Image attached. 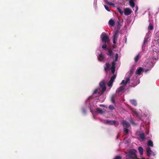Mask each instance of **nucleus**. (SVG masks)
Wrapping results in <instances>:
<instances>
[{
  "mask_svg": "<svg viewBox=\"0 0 159 159\" xmlns=\"http://www.w3.org/2000/svg\"><path fill=\"white\" fill-rule=\"evenodd\" d=\"M148 145L151 147H153V142L151 140H149L148 141Z\"/></svg>",
  "mask_w": 159,
  "mask_h": 159,
  "instance_id": "22",
  "label": "nucleus"
},
{
  "mask_svg": "<svg viewBox=\"0 0 159 159\" xmlns=\"http://www.w3.org/2000/svg\"><path fill=\"white\" fill-rule=\"evenodd\" d=\"M116 96L115 95H112L111 98V101L112 103L113 104L115 103V98Z\"/></svg>",
  "mask_w": 159,
  "mask_h": 159,
  "instance_id": "24",
  "label": "nucleus"
},
{
  "mask_svg": "<svg viewBox=\"0 0 159 159\" xmlns=\"http://www.w3.org/2000/svg\"><path fill=\"white\" fill-rule=\"evenodd\" d=\"M129 3L130 7L132 8H134L135 6V4L134 1L135 0H129Z\"/></svg>",
  "mask_w": 159,
  "mask_h": 159,
  "instance_id": "13",
  "label": "nucleus"
},
{
  "mask_svg": "<svg viewBox=\"0 0 159 159\" xmlns=\"http://www.w3.org/2000/svg\"><path fill=\"white\" fill-rule=\"evenodd\" d=\"M137 151L134 149H130L128 152L126 156L131 158V159H140L137 158L136 155ZM141 159H145L144 158H142Z\"/></svg>",
  "mask_w": 159,
  "mask_h": 159,
  "instance_id": "4",
  "label": "nucleus"
},
{
  "mask_svg": "<svg viewBox=\"0 0 159 159\" xmlns=\"http://www.w3.org/2000/svg\"><path fill=\"white\" fill-rule=\"evenodd\" d=\"M105 110H102L100 108H97L96 109V112L100 114H102L104 112Z\"/></svg>",
  "mask_w": 159,
  "mask_h": 159,
  "instance_id": "15",
  "label": "nucleus"
},
{
  "mask_svg": "<svg viewBox=\"0 0 159 159\" xmlns=\"http://www.w3.org/2000/svg\"><path fill=\"white\" fill-rule=\"evenodd\" d=\"M125 88V86H121L117 89V92L118 93L121 92L122 91V90L124 89Z\"/></svg>",
  "mask_w": 159,
  "mask_h": 159,
  "instance_id": "17",
  "label": "nucleus"
},
{
  "mask_svg": "<svg viewBox=\"0 0 159 159\" xmlns=\"http://www.w3.org/2000/svg\"><path fill=\"white\" fill-rule=\"evenodd\" d=\"M153 25L152 24L150 25L148 27V29L150 30H152L153 29Z\"/></svg>",
  "mask_w": 159,
  "mask_h": 159,
  "instance_id": "30",
  "label": "nucleus"
},
{
  "mask_svg": "<svg viewBox=\"0 0 159 159\" xmlns=\"http://www.w3.org/2000/svg\"><path fill=\"white\" fill-rule=\"evenodd\" d=\"M129 127L124 128V131L126 134H128L129 133Z\"/></svg>",
  "mask_w": 159,
  "mask_h": 159,
  "instance_id": "23",
  "label": "nucleus"
},
{
  "mask_svg": "<svg viewBox=\"0 0 159 159\" xmlns=\"http://www.w3.org/2000/svg\"><path fill=\"white\" fill-rule=\"evenodd\" d=\"M122 157H121L120 156H116L115 158H114V159H121Z\"/></svg>",
  "mask_w": 159,
  "mask_h": 159,
  "instance_id": "31",
  "label": "nucleus"
},
{
  "mask_svg": "<svg viewBox=\"0 0 159 159\" xmlns=\"http://www.w3.org/2000/svg\"><path fill=\"white\" fill-rule=\"evenodd\" d=\"M138 149L140 155H142L143 152V148L142 147H139Z\"/></svg>",
  "mask_w": 159,
  "mask_h": 159,
  "instance_id": "18",
  "label": "nucleus"
},
{
  "mask_svg": "<svg viewBox=\"0 0 159 159\" xmlns=\"http://www.w3.org/2000/svg\"><path fill=\"white\" fill-rule=\"evenodd\" d=\"M116 121L115 120H110V125H116Z\"/></svg>",
  "mask_w": 159,
  "mask_h": 159,
  "instance_id": "27",
  "label": "nucleus"
},
{
  "mask_svg": "<svg viewBox=\"0 0 159 159\" xmlns=\"http://www.w3.org/2000/svg\"><path fill=\"white\" fill-rule=\"evenodd\" d=\"M101 38L102 43H106L108 40L109 37L106 33H102L101 35Z\"/></svg>",
  "mask_w": 159,
  "mask_h": 159,
  "instance_id": "5",
  "label": "nucleus"
},
{
  "mask_svg": "<svg viewBox=\"0 0 159 159\" xmlns=\"http://www.w3.org/2000/svg\"><path fill=\"white\" fill-rule=\"evenodd\" d=\"M112 3L110 2V5H112Z\"/></svg>",
  "mask_w": 159,
  "mask_h": 159,
  "instance_id": "40",
  "label": "nucleus"
},
{
  "mask_svg": "<svg viewBox=\"0 0 159 159\" xmlns=\"http://www.w3.org/2000/svg\"><path fill=\"white\" fill-rule=\"evenodd\" d=\"M146 151L147 155L148 156H150L152 152L150 148L149 147L146 148Z\"/></svg>",
  "mask_w": 159,
  "mask_h": 159,
  "instance_id": "14",
  "label": "nucleus"
},
{
  "mask_svg": "<svg viewBox=\"0 0 159 159\" xmlns=\"http://www.w3.org/2000/svg\"><path fill=\"white\" fill-rule=\"evenodd\" d=\"M130 102L134 106H136L137 105V103L136 101L135 100L133 99L130 100Z\"/></svg>",
  "mask_w": 159,
  "mask_h": 159,
  "instance_id": "20",
  "label": "nucleus"
},
{
  "mask_svg": "<svg viewBox=\"0 0 159 159\" xmlns=\"http://www.w3.org/2000/svg\"><path fill=\"white\" fill-rule=\"evenodd\" d=\"M143 70V69L141 67H138L135 73L136 74L140 75L141 74V72Z\"/></svg>",
  "mask_w": 159,
  "mask_h": 159,
  "instance_id": "11",
  "label": "nucleus"
},
{
  "mask_svg": "<svg viewBox=\"0 0 159 159\" xmlns=\"http://www.w3.org/2000/svg\"><path fill=\"white\" fill-rule=\"evenodd\" d=\"M100 120L101 121L102 123L106 124H109V120H102V119H100Z\"/></svg>",
  "mask_w": 159,
  "mask_h": 159,
  "instance_id": "19",
  "label": "nucleus"
},
{
  "mask_svg": "<svg viewBox=\"0 0 159 159\" xmlns=\"http://www.w3.org/2000/svg\"><path fill=\"white\" fill-rule=\"evenodd\" d=\"M100 89L96 88L94 90L92 95L93 97H99L106 90V88L105 82L102 80L99 83Z\"/></svg>",
  "mask_w": 159,
  "mask_h": 159,
  "instance_id": "2",
  "label": "nucleus"
},
{
  "mask_svg": "<svg viewBox=\"0 0 159 159\" xmlns=\"http://www.w3.org/2000/svg\"><path fill=\"white\" fill-rule=\"evenodd\" d=\"M133 115H136V116H137L138 115V113L136 111H133Z\"/></svg>",
  "mask_w": 159,
  "mask_h": 159,
  "instance_id": "33",
  "label": "nucleus"
},
{
  "mask_svg": "<svg viewBox=\"0 0 159 159\" xmlns=\"http://www.w3.org/2000/svg\"><path fill=\"white\" fill-rule=\"evenodd\" d=\"M139 137L143 140L145 139V135L144 133H140L139 135Z\"/></svg>",
  "mask_w": 159,
  "mask_h": 159,
  "instance_id": "16",
  "label": "nucleus"
},
{
  "mask_svg": "<svg viewBox=\"0 0 159 159\" xmlns=\"http://www.w3.org/2000/svg\"><path fill=\"white\" fill-rule=\"evenodd\" d=\"M116 24L117 27V30L115 31L114 34L112 37L113 38V43L114 44L116 43V41L118 38L117 35L119 34V31L120 30V27L121 26V22L119 19L117 21Z\"/></svg>",
  "mask_w": 159,
  "mask_h": 159,
  "instance_id": "3",
  "label": "nucleus"
},
{
  "mask_svg": "<svg viewBox=\"0 0 159 159\" xmlns=\"http://www.w3.org/2000/svg\"><path fill=\"white\" fill-rule=\"evenodd\" d=\"M109 22H110V21H109V22H108V23H109Z\"/></svg>",
  "mask_w": 159,
  "mask_h": 159,
  "instance_id": "42",
  "label": "nucleus"
},
{
  "mask_svg": "<svg viewBox=\"0 0 159 159\" xmlns=\"http://www.w3.org/2000/svg\"><path fill=\"white\" fill-rule=\"evenodd\" d=\"M140 57L139 56V55H138L135 58L134 60L135 62H137L138 60L140 58Z\"/></svg>",
  "mask_w": 159,
  "mask_h": 159,
  "instance_id": "26",
  "label": "nucleus"
},
{
  "mask_svg": "<svg viewBox=\"0 0 159 159\" xmlns=\"http://www.w3.org/2000/svg\"><path fill=\"white\" fill-rule=\"evenodd\" d=\"M130 81V78L129 77H128L126 79V81H125V86L126 85L127 83H128Z\"/></svg>",
  "mask_w": 159,
  "mask_h": 159,
  "instance_id": "29",
  "label": "nucleus"
},
{
  "mask_svg": "<svg viewBox=\"0 0 159 159\" xmlns=\"http://www.w3.org/2000/svg\"><path fill=\"white\" fill-rule=\"evenodd\" d=\"M132 11L129 8H125L124 9V13L125 15L127 16L130 14Z\"/></svg>",
  "mask_w": 159,
  "mask_h": 159,
  "instance_id": "7",
  "label": "nucleus"
},
{
  "mask_svg": "<svg viewBox=\"0 0 159 159\" xmlns=\"http://www.w3.org/2000/svg\"><path fill=\"white\" fill-rule=\"evenodd\" d=\"M106 43H104L102 45V48L105 50H107L108 52L107 53V54L108 55H109V49L108 48H107V45Z\"/></svg>",
  "mask_w": 159,
  "mask_h": 159,
  "instance_id": "12",
  "label": "nucleus"
},
{
  "mask_svg": "<svg viewBox=\"0 0 159 159\" xmlns=\"http://www.w3.org/2000/svg\"><path fill=\"white\" fill-rule=\"evenodd\" d=\"M100 107H103L104 106V105H100Z\"/></svg>",
  "mask_w": 159,
  "mask_h": 159,
  "instance_id": "39",
  "label": "nucleus"
},
{
  "mask_svg": "<svg viewBox=\"0 0 159 159\" xmlns=\"http://www.w3.org/2000/svg\"><path fill=\"white\" fill-rule=\"evenodd\" d=\"M136 9L135 10V12L137 11H138V6H136Z\"/></svg>",
  "mask_w": 159,
  "mask_h": 159,
  "instance_id": "36",
  "label": "nucleus"
},
{
  "mask_svg": "<svg viewBox=\"0 0 159 159\" xmlns=\"http://www.w3.org/2000/svg\"><path fill=\"white\" fill-rule=\"evenodd\" d=\"M104 2L105 5L104 6L105 8L108 11H109V8L108 6L109 5V2L108 1V0H104Z\"/></svg>",
  "mask_w": 159,
  "mask_h": 159,
  "instance_id": "8",
  "label": "nucleus"
},
{
  "mask_svg": "<svg viewBox=\"0 0 159 159\" xmlns=\"http://www.w3.org/2000/svg\"><path fill=\"white\" fill-rule=\"evenodd\" d=\"M134 72V70L133 69H131L130 71L129 75L131 76Z\"/></svg>",
  "mask_w": 159,
  "mask_h": 159,
  "instance_id": "32",
  "label": "nucleus"
},
{
  "mask_svg": "<svg viewBox=\"0 0 159 159\" xmlns=\"http://www.w3.org/2000/svg\"><path fill=\"white\" fill-rule=\"evenodd\" d=\"M115 109L114 107L110 105V110H113Z\"/></svg>",
  "mask_w": 159,
  "mask_h": 159,
  "instance_id": "34",
  "label": "nucleus"
},
{
  "mask_svg": "<svg viewBox=\"0 0 159 159\" xmlns=\"http://www.w3.org/2000/svg\"><path fill=\"white\" fill-rule=\"evenodd\" d=\"M108 86H109V81L108 82L107 84Z\"/></svg>",
  "mask_w": 159,
  "mask_h": 159,
  "instance_id": "37",
  "label": "nucleus"
},
{
  "mask_svg": "<svg viewBox=\"0 0 159 159\" xmlns=\"http://www.w3.org/2000/svg\"><path fill=\"white\" fill-rule=\"evenodd\" d=\"M146 42V41L145 40H144V43H145Z\"/></svg>",
  "mask_w": 159,
  "mask_h": 159,
  "instance_id": "38",
  "label": "nucleus"
},
{
  "mask_svg": "<svg viewBox=\"0 0 159 159\" xmlns=\"http://www.w3.org/2000/svg\"><path fill=\"white\" fill-rule=\"evenodd\" d=\"M104 67L105 71L107 73L108 71H109V63L108 62L106 63Z\"/></svg>",
  "mask_w": 159,
  "mask_h": 159,
  "instance_id": "10",
  "label": "nucleus"
},
{
  "mask_svg": "<svg viewBox=\"0 0 159 159\" xmlns=\"http://www.w3.org/2000/svg\"><path fill=\"white\" fill-rule=\"evenodd\" d=\"M118 57V54H116L115 56V60L112 62L111 66L110 65V70L111 73L114 74L110 80V88H111L112 86L113 82L116 77V75L114 74V73L115 71L116 62L117 61Z\"/></svg>",
  "mask_w": 159,
  "mask_h": 159,
  "instance_id": "1",
  "label": "nucleus"
},
{
  "mask_svg": "<svg viewBox=\"0 0 159 159\" xmlns=\"http://www.w3.org/2000/svg\"><path fill=\"white\" fill-rule=\"evenodd\" d=\"M98 59L100 61H105V58L104 55L101 53L100 54H98Z\"/></svg>",
  "mask_w": 159,
  "mask_h": 159,
  "instance_id": "6",
  "label": "nucleus"
},
{
  "mask_svg": "<svg viewBox=\"0 0 159 159\" xmlns=\"http://www.w3.org/2000/svg\"><path fill=\"white\" fill-rule=\"evenodd\" d=\"M126 40H127V39H126V40H125V42H126Z\"/></svg>",
  "mask_w": 159,
  "mask_h": 159,
  "instance_id": "41",
  "label": "nucleus"
},
{
  "mask_svg": "<svg viewBox=\"0 0 159 159\" xmlns=\"http://www.w3.org/2000/svg\"><path fill=\"white\" fill-rule=\"evenodd\" d=\"M125 80H123L122 82H121V83L120 84H124V86L125 87Z\"/></svg>",
  "mask_w": 159,
  "mask_h": 159,
  "instance_id": "35",
  "label": "nucleus"
},
{
  "mask_svg": "<svg viewBox=\"0 0 159 159\" xmlns=\"http://www.w3.org/2000/svg\"><path fill=\"white\" fill-rule=\"evenodd\" d=\"M122 123L123 128L129 127L130 126L129 123L126 120H123Z\"/></svg>",
  "mask_w": 159,
  "mask_h": 159,
  "instance_id": "9",
  "label": "nucleus"
},
{
  "mask_svg": "<svg viewBox=\"0 0 159 159\" xmlns=\"http://www.w3.org/2000/svg\"><path fill=\"white\" fill-rule=\"evenodd\" d=\"M117 9L118 10V11H119V12L120 13V14L121 15H123V12L122 11L120 7H117Z\"/></svg>",
  "mask_w": 159,
  "mask_h": 159,
  "instance_id": "25",
  "label": "nucleus"
},
{
  "mask_svg": "<svg viewBox=\"0 0 159 159\" xmlns=\"http://www.w3.org/2000/svg\"><path fill=\"white\" fill-rule=\"evenodd\" d=\"M115 24V21L112 19H110V25L111 26H114Z\"/></svg>",
  "mask_w": 159,
  "mask_h": 159,
  "instance_id": "21",
  "label": "nucleus"
},
{
  "mask_svg": "<svg viewBox=\"0 0 159 159\" xmlns=\"http://www.w3.org/2000/svg\"><path fill=\"white\" fill-rule=\"evenodd\" d=\"M115 56L114 54H113L112 51L110 49V57H113Z\"/></svg>",
  "mask_w": 159,
  "mask_h": 159,
  "instance_id": "28",
  "label": "nucleus"
}]
</instances>
